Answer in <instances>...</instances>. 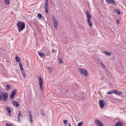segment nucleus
Returning a JSON list of instances; mask_svg holds the SVG:
<instances>
[{"label": "nucleus", "instance_id": "nucleus-27", "mask_svg": "<svg viewBox=\"0 0 126 126\" xmlns=\"http://www.w3.org/2000/svg\"><path fill=\"white\" fill-rule=\"evenodd\" d=\"M83 124V122L82 121H81L78 123V126H82Z\"/></svg>", "mask_w": 126, "mask_h": 126}, {"label": "nucleus", "instance_id": "nucleus-10", "mask_svg": "<svg viewBox=\"0 0 126 126\" xmlns=\"http://www.w3.org/2000/svg\"><path fill=\"white\" fill-rule=\"evenodd\" d=\"M107 2L109 4H112L114 5L116 4L115 1L114 0H106Z\"/></svg>", "mask_w": 126, "mask_h": 126}, {"label": "nucleus", "instance_id": "nucleus-5", "mask_svg": "<svg viewBox=\"0 0 126 126\" xmlns=\"http://www.w3.org/2000/svg\"><path fill=\"white\" fill-rule=\"evenodd\" d=\"M39 80L40 88L41 90L42 91L43 90V82L42 78L40 77H39Z\"/></svg>", "mask_w": 126, "mask_h": 126}, {"label": "nucleus", "instance_id": "nucleus-36", "mask_svg": "<svg viewBox=\"0 0 126 126\" xmlns=\"http://www.w3.org/2000/svg\"><path fill=\"white\" fill-rule=\"evenodd\" d=\"M119 21H120L118 19H116V22L118 24L119 23Z\"/></svg>", "mask_w": 126, "mask_h": 126}, {"label": "nucleus", "instance_id": "nucleus-15", "mask_svg": "<svg viewBox=\"0 0 126 126\" xmlns=\"http://www.w3.org/2000/svg\"><path fill=\"white\" fill-rule=\"evenodd\" d=\"M12 103L14 105L17 107H18L19 105L18 102L17 101L13 100L12 101Z\"/></svg>", "mask_w": 126, "mask_h": 126}, {"label": "nucleus", "instance_id": "nucleus-33", "mask_svg": "<svg viewBox=\"0 0 126 126\" xmlns=\"http://www.w3.org/2000/svg\"><path fill=\"white\" fill-rule=\"evenodd\" d=\"M58 60L59 63H61L62 62V60L60 58H59Z\"/></svg>", "mask_w": 126, "mask_h": 126}, {"label": "nucleus", "instance_id": "nucleus-19", "mask_svg": "<svg viewBox=\"0 0 126 126\" xmlns=\"http://www.w3.org/2000/svg\"><path fill=\"white\" fill-rule=\"evenodd\" d=\"M103 52L107 55L110 56H111V54H112V53L111 52H107L105 51H103Z\"/></svg>", "mask_w": 126, "mask_h": 126}, {"label": "nucleus", "instance_id": "nucleus-24", "mask_svg": "<svg viewBox=\"0 0 126 126\" xmlns=\"http://www.w3.org/2000/svg\"><path fill=\"white\" fill-rule=\"evenodd\" d=\"M15 95L13 94H12V93L11 94V95H10V99L11 100H12L13 98H14L15 96Z\"/></svg>", "mask_w": 126, "mask_h": 126}, {"label": "nucleus", "instance_id": "nucleus-2", "mask_svg": "<svg viewBox=\"0 0 126 126\" xmlns=\"http://www.w3.org/2000/svg\"><path fill=\"white\" fill-rule=\"evenodd\" d=\"M85 15L86 16L87 18V23L89 26H93V24L91 21L92 18V16L89 14V11L88 10L86 11Z\"/></svg>", "mask_w": 126, "mask_h": 126}, {"label": "nucleus", "instance_id": "nucleus-29", "mask_svg": "<svg viewBox=\"0 0 126 126\" xmlns=\"http://www.w3.org/2000/svg\"><path fill=\"white\" fill-rule=\"evenodd\" d=\"M16 61L18 62L20 61V59L18 57H16Z\"/></svg>", "mask_w": 126, "mask_h": 126}, {"label": "nucleus", "instance_id": "nucleus-9", "mask_svg": "<svg viewBox=\"0 0 126 126\" xmlns=\"http://www.w3.org/2000/svg\"><path fill=\"white\" fill-rule=\"evenodd\" d=\"M95 123L98 126H104L102 122L98 119L95 120Z\"/></svg>", "mask_w": 126, "mask_h": 126}, {"label": "nucleus", "instance_id": "nucleus-40", "mask_svg": "<svg viewBox=\"0 0 126 126\" xmlns=\"http://www.w3.org/2000/svg\"><path fill=\"white\" fill-rule=\"evenodd\" d=\"M47 69H48V70H49L50 69V67H47Z\"/></svg>", "mask_w": 126, "mask_h": 126}, {"label": "nucleus", "instance_id": "nucleus-35", "mask_svg": "<svg viewBox=\"0 0 126 126\" xmlns=\"http://www.w3.org/2000/svg\"><path fill=\"white\" fill-rule=\"evenodd\" d=\"M52 20L53 21H54V22H55V20H56L55 17L54 16H53L52 18Z\"/></svg>", "mask_w": 126, "mask_h": 126}, {"label": "nucleus", "instance_id": "nucleus-11", "mask_svg": "<svg viewBox=\"0 0 126 126\" xmlns=\"http://www.w3.org/2000/svg\"><path fill=\"white\" fill-rule=\"evenodd\" d=\"M6 108L8 112V115L9 116L11 115V109L8 106H6Z\"/></svg>", "mask_w": 126, "mask_h": 126}, {"label": "nucleus", "instance_id": "nucleus-28", "mask_svg": "<svg viewBox=\"0 0 126 126\" xmlns=\"http://www.w3.org/2000/svg\"><path fill=\"white\" fill-rule=\"evenodd\" d=\"M6 87L7 90H9L11 88L10 86L9 85H7L6 86Z\"/></svg>", "mask_w": 126, "mask_h": 126}, {"label": "nucleus", "instance_id": "nucleus-21", "mask_svg": "<svg viewBox=\"0 0 126 126\" xmlns=\"http://www.w3.org/2000/svg\"><path fill=\"white\" fill-rule=\"evenodd\" d=\"M114 90H112L110 91H109L108 92V94H111L113 93H114Z\"/></svg>", "mask_w": 126, "mask_h": 126}, {"label": "nucleus", "instance_id": "nucleus-18", "mask_svg": "<svg viewBox=\"0 0 126 126\" xmlns=\"http://www.w3.org/2000/svg\"><path fill=\"white\" fill-rule=\"evenodd\" d=\"M29 113L30 116L29 119L30 120V121L31 123L32 122H33V120L32 119V116L31 112L30 111H29Z\"/></svg>", "mask_w": 126, "mask_h": 126}, {"label": "nucleus", "instance_id": "nucleus-13", "mask_svg": "<svg viewBox=\"0 0 126 126\" xmlns=\"http://www.w3.org/2000/svg\"><path fill=\"white\" fill-rule=\"evenodd\" d=\"M99 103L101 108H103L104 107V104L102 100H100L99 101Z\"/></svg>", "mask_w": 126, "mask_h": 126}, {"label": "nucleus", "instance_id": "nucleus-8", "mask_svg": "<svg viewBox=\"0 0 126 126\" xmlns=\"http://www.w3.org/2000/svg\"><path fill=\"white\" fill-rule=\"evenodd\" d=\"M95 123L98 126H104L102 122L98 119L95 120Z\"/></svg>", "mask_w": 126, "mask_h": 126}, {"label": "nucleus", "instance_id": "nucleus-31", "mask_svg": "<svg viewBox=\"0 0 126 126\" xmlns=\"http://www.w3.org/2000/svg\"><path fill=\"white\" fill-rule=\"evenodd\" d=\"M0 94L1 95H2V96L5 94V93H4V92L1 91L0 90Z\"/></svg>", "mask_w": 126, "mask_h": 126}, {"label": "nucleus", "instance_id": "nucleus-44", "mask_svg": "<svg viewBox=\"0 0 126 126\" xmlns=\"http://www.w3.org/2000/svg\"><path fill=\"white\" fill-rule=\"evenodd\" d=\"M68 90H66V91H67V92H68Z\"/></svg>", "mask_w": 126, "mask_h": 126}, {"label": "nucleus", "instance_id": "nucleus-12", "mask_svg": "<svg viewBox=\"0 0 126 126\" xmlns=\"http://www.w3.org/2000/svg\"><path fill=\"white\" fill-rule=\"evenodd\" d=\"M3 96V101H5L7 99L8 97V94L6 93H5V94Z\"/></svg>", "mask_w": 126, "mask_h": 126}, {"label": "nucleus", "instance_id": "nucleus-39", "mask_svg": "<svg viewBox=\"0 0 126 126\" xmlns=\"http://www.w3.org/2000/svg\"><path fill=\"white\" fill-rule=\"evenodd\" d=\"M2 96L1 95H0V100H2Z\"/></svg>", "mask_w": 126, "mask_h": 126}, {"label": "nucleus", "instance_id": "nucleus-3", "mask_svg": "<svg viewBox=\"0 0 126 126\" xmlns=\"http://www.w3.org/2000/svg\"><path fill=\"white\" fill-rule=\"evenodd\" d=\"M19 65L21 72V73L23 75V76L24 77H25V72L24 69L23 67L22 66V63H19Z\"/></svg>", "mask_w": 126, "mask_h": 126}, {"label": "nucleus", "instance_id": "nucleus-25", "mask_svg": "<svg viewBox=\"0 0 126 126\" xmlns=\"http://www.w3.org/2000/svg\"><path fill=\"white\" fill-rule=\"evenodd\" d=\"M17 91L16 90L14 89L12 92V93L15 95L17 93Z\"/></svg>", "mask_w": 126, "mask_h": 126}, {"label": "nucleus", "instance_id": "nucleus-30", "mask_svg": "<svg viewBox=\"0 0 126 126\" xmlns=\"http://www.w3.org/2000/svg\"><path fill=\"white\" fill-rule=\"evenodd\" d=\"M4 1L6 4H8L9 3V0H4Z\"/></svg>", "mask_w": 126, "mask_h": 126}, {"label": "nucleus", "instance_id": "nucleus-43", "mask_svg": "<svg viewBox=\"0 0 126 126\" xmlns=\"http://www.w3.org/2000/svg\"><path fill=\"white\" fill-rule=\"evenodd\" d=\"M68 126H71V125H70V124H69V125H68Z\"/></svg>", "mask_w": 126, "mask_h": 126}, {"label": "nucleus", "instance_id": "nucleus-37", "mask_svg": "<svg viewBox=\"0 0 126 126\" xmlns=\"http://www.w3.org/2000/svg\"><path fill=\"white\" fill-rule=\"evenodd\" d=\"M6 126H13L11 125H10L8 124H7L6 125Z\"/></svg>", "mask_w": 126, "mask_h": 126}, {"label": "nucleus", "instance_id": "nucleus-42", "mask_svg": "<svg viewBox=\"0 0 126 126\" xmlns=\"http://www.w3.org/2000/svg\"><path fill=\"white\" fill-rule=\"evenodd\" d=\"M114 58H115V57H114H114L113 58V59H111V60H113L114 59Z\"/></svg>", "mask_w": 126, "mask_h": 126}, {"label": "nucleus", "instance_id": "nucleus-41", "mask_svg": "<svg viewBox=\"0 0 126 126\" xmlns=\"http://www.w3.org/2000/svg\"><path fill=\"white\" fill-rule=\"evenodd\" d=\"M41 113L42 112H44L43 110H41Z\"/></svg>", "mask_w": 126, "mask_h": 126}, {"label": "nucleus", "instance_id": "nucleus-20", "mask_svg": "<svg viewBox=\"0 0 126 126\" xmlns=\"http://www.w3.org/2000/svg\"><path fill=\"white\" fill-rule=\"evenodd\" d=\"M123 124L121 122H119L117 123L115 125V126H122Z\"/></svg>", "mask_w": 126, "mask_h": 126}, {"label": "nucleus", "instance_id": "nucleus-32", "mask_svg": "<svg viewBox=\"0 0 126 126\" xmlns=\"http://www.w3.org/2000/svg\"><path fill=\"white\" fill-rule=\"evenodd\" d=\"M100 64L101 65V66H102V67L104 69L105 68V66L102 63H101Z\"/></svg>", "mask_w": 126, "mask_h": 126}, {"label": "nucleus", "instance_id": "nucleus-14", "mask_svg": "<svg viewBox=\"0 0 126 126\" xmlns=\"http://www.w3.org/2000/svg\"><path fill=\"white\" fill-rule=\"evenodd\" d=\"M114 93L117 95H120L122 94V92H119L116 90H114Z\"/></svg>", "mask_w": 126, "mask_h": 126}, {"label": "nucleus", "instance_id": "nucleus-16", "mask_svg": "<svg viewBox=\"0 0 126 126\" xmlns=\"http://www.w3.org/2000/svg\"><path fill=\"white\" fill-rule=\"evenodd\" d=\"M58 25V22L56 20H55V22H54L53 23V25L54 27L56 29H57V26Z\"/></svg>", "mask_w": 126, "mask_h": 126}, {"label": "nucleus", "instance_id": "nucleus-22", "mask_svg": "<svg viewBox=\"0 0 126 126\" xmlns=\"http://www.w3.org/2000/svg\"><path fill=\"white\" fill-rule=\"evenodd\" d=\"M114 10L117 13V14L119 15L120 14V12L119 10L116 9H115Z\"/></svg>", "mask_w": 126, "mask_h": 126}, {"label": "nucleus", "instance_id": "nucleus-4", "mask_svg": "<svg viewBox=\"0 0 126 126\" xmlns=\"http://www.w3.org/2000/svg\"><path fill=\"white\" fill-rule=\"evenodd\" d=\"M79 71L80 73L84 74L86 76L88 75L87 71L84 69H81L80 68L79 69Z\"/></svg>", "mask_w": 126, "mask_h": 126}, {"label": "nucleus", "instance_id": "nucleus-23", "mask_svg": "<svg viewBox=\"0 0 126 126\" xmlns=\"http://www.w3.org/2000/svg\"><path fill=\"white\" fill-rule=\"evenodd\" d=\"M39 55L41 57L44 56V54L42 53L39 52L38 53Z\"/></svg>", "mask_w": 126, "mask_h": 126}, {"label": "nucleus", "instance_id": "nucleus-38", "mask_svg": "<svg viewBox=\"0 0 126 126\" xmlns=\"http://www.w3.org/2000/svg\"><path fill=\"white\" fill-rule=\"evenodd\" d=\"M42 115L43 116H45V114L43 112H42Z\"/></svg>", "mask_w": 126, "mask_h": 126}, {"label": "nucleus", "instance_id": "nucleus-34", "mask_svg": "<svg viewBox=\"0 0 126 126\" xmlns=\"http://www.w3.org/2000/svg\"><path fill=\"white\" fill-rule=\"evenodd\" d=\"M67 122V120H63V123L64 124H66Z\"/></svg>", "mask_w": 126, "mask_h": 126}, {"label": "nucleus", "instance_id": "nucleus-1", "mask_svg": "<svg viewBox=\"0 0 126 126\" xmlns=\"http://www.w3.org/2000/svg\"><path fill=\"white\" fill-rule=\"evenodd\" d=\"M16 26L17 27L18 31L21 32L25 28V23L23 22H21L19 21L16 24Z\"/></svg>", "mask_w": 126, "mask_h": 126}, {"label": "nucleus", "instance_id": "nucleus-6", "mask_svg": "<svg viewBox=\"0 0 126 126\" xmlns=\"http://www.w3.org/2000/svg\"><path fill=\"white\" fill-rule=\"evenodd\" d=\"M46 3L45 4V10L46 12V13H48V0H46Z\"/></svg>", "mask_w": 126, "mask_h": 126}, {"label": "nucleus", "instance_id": "nucleus-7", "mask_svg": "<svg viewBox=\"0 0 126 126\" xmlns=\"http://www.w3.org/2000/svg\"><path fill=\"white\" fill-rule=\"evenodd\" d=\"M95 123L98 126H104L102 122L98 119L95 120Z\"/></svg>", "mask_w": 126, "mask_h": 126}, {"label": "nucleus", "instance_id": "nucleus-17", "mask_svg": "<svg viewBox=\"0 0 126 126\" xmlns=\"http://www.w3.org/2000/svg\"><path fill=\"white\" fill-rule=\"evenodd\" d=\"M21 116V112L20 111H19V113L17 115V120L18 121H19L20 118Z\"/></svg>", "mask_w": 126, "mask_h": 126}, {"label": "nucleus", "instance_id": "nucleus-26", "mask_svg": "<svg viewBox=\"0 0 126 126\" xmlns=\"http://www.w3.org/2000/svg\"><path fill=\"white\" fill-rule=\"evenodd\" d=\"M42 17V16L41 14L39 13L37 14V17L39 19H41Z\"/></svg>", "mask_w": 126, "mask_h": 126}]
</instances>
